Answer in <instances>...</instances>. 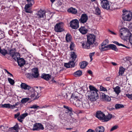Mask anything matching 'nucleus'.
<instances>
[{
  "label": "nucleus",
  "mask_w": 132,
  "mask_h": 132,
  "mask_svg": "<svg viewBox=\"0 0 132 132\" xmlns=\"http://www.w3.org/2000/svg\"><path fill=\"white\" fill-rule=\"evenodd\" d=\"M120 31L121 32L120 36L123 39V38L122 36L125 37H128L131 34L127 28H122L120 29Z\"/></svg>",
  "instance_id": "obj_5"
},
{
  "label": "nucleus",
  "mask_w": 132,
  "mask_h": 132,
  "mask_svg": "<svg viewBox=\"0 0 132 132\" xmlns=\"http://www.w3.org/2000/svg\"><path fill=\"white\" fill-rule=\"evenodd\" d=\"M74 75L76 77H80L82 74V72L80 70H78L74 73Z\"/></svg>",
  "instance_id": "obj_35"
},
{
  "label": "nucleus",
  "mask_w": 132,
  "mask_h": 132,
  "mask_svg": "<svg viewBox=\"0 0 132 132\" xmlns=\"http://www.w3.org/2000/svg\"><path fill=\"white\" fill-rule=\"evenodd\" d=\"M63 24L62 22L56 23L54 27V30L57 32H61L64 31Z\"/></svg>",
  "instance_id": "obj_6"
},
{
  "label": "nucleus",
  "mask_w": 132,
  "mask_h": 132,
  "mask_svg": "<svg viewBox=\"0 0 132 132\" xmlns=\"http://www.w3.org/2000/svg\"><path fill=\"white\" fill-rule=\"evenodd\" d=\"M86 132H95V131L91 129H89Z\"/></svg>",
  "instance_id": "obj_60"
},
{
  "label": "nucleus",
  "mask_w": 132,
  "mask_h": 132,
  "mask_svg": "<svg viewBox=\"0 0 132 132\" xmlns=\"http://www.w3.org/2000/svg\"><path fill=\"white\" fill-rule=\"evenodd\" d=\"M88 95V98L89 100L92 101H95L98 98V92H90Z\"/></svg>",
  "instance_id": "obj_4"
},
{
  "label": "nucleus",
  "mask_w": 132,
  "mask_h": 132,
  "mask_svg": "<svg viewBox=\"0 0 132 132\" xmlns=\"http://www.w3.org/2000/svg\"><path fill=\"white\" fill-rule=\"evenodd\" d=\"M4 128V127L3 126H1L0 127L1 129L3 131L5 130Z\"/></svg>",
  "instance_id": "obj_61"
},
{
  "label": "nucleus",
  "mask_w": 132,
  "mask_h": 132,
  "mask_svg": "<svg viewBox=\"0 0 132 132\" xmlns=\"http://www.w3.org/2000/svg\"><path fill=\"white\" fill-rule=\"evenodd\" d=\"M11 105L10 104H2V108H10Z\"/></svg>",
  "instance_id": "obj_42"
},
{
  "label": "nucleus",
  "mask_w": 132,
  "mask_h": 132,
  "mask_svg": "<svg viewBox=\"0 0 132 132\" xmlns=\"http://www.w3.org/2000/svg\"><path fill=\"white\" fill-rule=\"evenodd\" d=\"M109 42V40L108 39H106L101 44L103 45H104L106 46L107 44Z\"/></svg>",
  "instance_id": "obj_48"
},
{
  "label": "nucleus",
  "mask_w": 132,
  "mask_h": 132,
  "mask_svg": "<svg viewBox=\"0 0 132 132\" xmlns=\"http://www.w3.org/2000/svg\"><path fill=\"white\" fill-rule=\"evenodd\" d=\"M9 54L14 60H15L16 56H19V57L20 56V54L16 53V51L15 48H12L10 50Z\"/></svg>",
  "instance_id": "obj_10"
},
{
  "label": "nucleus",
  "mask_w": 132,
  "mask_h": 132,
  "mask_svg": "<svg viewBox=\"0 0 132 132\" xmlns=\"http://www.w3.org/2000/svg\"><path fill=\"white\" fill-rule=\"evenodd\" d=\"M15 60L17 61L18 65L20 67H22L25 64V61L24 59L23 58H20V56L19 57V56H16Z\"/></svg>",
  "instance_id": "obj_12"
},
{
  "label": "nucleus",
  "mask_w": 132,
  "mask_h": 132,
  "mask_svg": "<svg viewBox=\"0 0 132 132\" xmlns=\"http://www.w3.org/2000/svg\"><path fill=\"white\" fill-rule=\"evenodd\" d=\"M100 89L101 91H107V89L103 87L102 86H101L100 87Z\"/></svg>",
  "instance_id": "obj_52"
},
{
  "label": "nucleus",
  "mask_w": 132,
  "mask_h": 132,
  "mask_svg": "<svg viewBox=\"0 0 132 132\" xmlns=\"http://www.w3.org/2000/svg\"><path fill=\"white\" fill-rule=\"evenodd\" d=\"M108 45L105 46L101 44L99 46V49L101 52L108 50Z\"/></svg>",
  "instance_id": "obj_19"
},
{
  "label": "nucleus",
  "mask_w": 132,
  "mask_h": 132,
  "mask_svg": "<svg viewBox=\"0 0 132 132\" xmlns=\"http://www.w3.org/2000/svg\"><path fill=\"white\" fill-rule=\"evenodd\" d=\"M82 106L85 109H88L90 108L89 104L88 101H85L82 102Z\"/></svg>",
  "instance_id": "obj_18"
},
{
  "label": "nucleus",
  "mask_w": 132,
  "mask_h": 132,
  "mask_svg": "<svg viewBox=\"0 0 132 132\" xmlns=\"http://www.w3.org/2000/svg\"><path fill=\"white\" fill-rule=\"evenodd\" d=\"M126 96L129 98L132 99V94H127L126 95Z\"/></svg>",
  "instance_id": "obj_57"
},
{
  "label": "nucleus",
  "mask_w": 132,
  "mask_h": 132,
  "mask_svg": "<svg viewBox=\"0 0 132 132\" xmlns=\"http://www.w3.org/2000/svg\"><path fill=\"white\" fill-rule=\"evenodd\" d=\"M22 119H23L22 118H21V117L20 116L18 117L17 118L18 120L20 122H22Z\"/></svg>",
  "instance_id": "obj_58"
},
{
  "label": "nucleus",
  "mask_w": 132,
  "mask_h": 132,
  "mask_svg": "<svg viewBox=\"0 0 132 132\" xmlns=\"http://www.w3.org/2000/svg\"><path fill=\"white\" fill-rule=\"evenodd\" d=\"M27 2L28 3H29L34 4V0H26Z\"/></svg>",
  "instance_id": "obj_54"
},
{
  "label": "nucleus",
  "mask_w": 132,
  "mask_h": 132,
  "mask_svg": "<svg viewBox=\"0 0 132 132\" xmlns=\"http://www.w3.org/2000/svg\"><path fill=\"white\" fill-rule=\"evenodd\" d=\"M95 53V52H93L92 53H90L89 54V57H92V56L94 55Z\"/></svg>",
  "instance_id": "obj_59"
},
{
  "label": "nucleus",
  "mask_w": 132,
  "mask_h": 132,
  "mask_svg": "<svg viewBox=\"0 0 132 132\" xmlns=\"http://www.w3.org/2000/svg\"><path fill=\"white\" fill-rule=\"evenodd\" d=\"M71 35L70 34L68 33L65 36V39L67 42H69L71 40Z\"/></svg>",
  "instance_id": "obj_36"
},
{
  "label": "nucleus",
  "mask_w": 132,
  "mask_h": 132,
  "mask_svg": "<svg viewBox=\"0 0 132 132\" xmlns=\"http://www.w3.org/2000/svg\"><path fill=\"white\" fill-rule=\"evenodd\" d=\"M75 46V44L74 43L71 42L70 45V48L71 51L73 50Z\"/></svg>",
  "instance_id": "obj_43"
},
{
  "label": "nucleus",
  "mask_w": 132,
  "mask_h": 132,
  "mask_svg": "<svg viewBox=\"0 0 132 132\" xmlns=\"http://www.w3.org/2000/svg\"><path fill=\"white\" fill-rule=\"evenodd\" d=\"M101 7L104 9L107 10H113L115 9L114 7L112 6V3L108 1V0H103L101 2Z\"/></svg>",
  "instance_id": "obj_2"
},
{
  "label": "nucleus",
  "mask_w": 132,
  "mask_h": 132,
  "mask_svg": "<svg viewBox=\"0 0 132 132\" xmlns=\"http://www.w3.org/2000/svg\"><path fill=\"white\" fill-rule=\"evenodd\" d=\"M87 72L90 74L92 75V74L93 72L91 70H88L87 71Z\"/></svg>",
  "instance_id": "obj_63"
},
{
  "label": "nucleus",
  "mask_w": 132,
  "mask_h": 132,
  "mask_svg": "<svg viewBox=\"0 0 132 132\" xmlns=\"http://www.w3.org/2000/svg\"><path fill=\"white\" fill-rule=\"evenodd\" d=\"M81 99H78V100L75 101V105L77 107H79L81 104H82V102L81 100Z\"/></svg>",
  "instance_id": "obj_33"
},
{
  "label": "nucleus",
  "mask_w": 132,
  "mask_h": 132,
  "mask_svg": "<svg viewBox=\"0 0 132 132\" xmlns=\"http://www.w3.org/2000/svg\"><path fill=\"white\" fill-rule=\"evenodd\" d=\"M79 30L83 34H86L88 31L84 27H81L79 29Z\"/></svg>",
  "instance_id": "obj_26"
},
{
  "label": "nucleus",
  "mask_w": 132,
  "mask_h": 132,
  "mask_svg": "<svg viewBox=\"0 0 132 132\" xmlns=\"http://www.w3.org/2000/svg\"><path fill=\"white\" fill-rule=\"evenodd\" d=\"M75 61L72 60V61H69V63L71 68L73 67H75V63L74 61Z\"/></svg>",
  "instance_id": "obj_44"
},
{
  "label": "nucleus",
  "mask_w": 132,
  "mask_h": 132,
  "mask_svg": "<svg viewBox=\"0 0 132 132\" xmlns=\"http://www.w3.org/2000/svg\"><path fill=\"white\" fill-rule=\"evenodd\" d=\"M104 128L102 126L98 127L95 129V131L96 132H104Z\"/></svg>",
  "instance_id": "obj_27"
},
{
  "label": "nucleus",
  "mask_w": 132,
  "mask_h": 132,
  "mask_svg": "<svg viewBox=\"0 0 132 132\" xmlns=\"http://www.w3.org/2000/svg\"><path fill=\"white\" fill-rule=\"evenodd\" d=\"M20 112H18L17 114H14V118H16L18 117L20 115Z\"/></svg>",
  "instance_id": "obj_56"
},
{
  "label": "nucleus",
  "mask_w": 132,
  "mask_h": 132,
  "mask_svg": "<svg viewBox=\"0 0 132 132\" xmlns=\"http://www.w3.org/2000/svg\"><path fill=\"white\" fill-rule=\"evenodd\" d=\"M63 107L64 108L67 109L65 111V113H68L70 112V114L72 113L73 110L71 108L65 105H64Z\"/></svg>",
  "instance_id": "obj_24"
},
{
  "label": "nucleus",
  "mask_w": 132,
  "mask_h": 132,
  "mask_svg": "<svg viewBox=\"0 0 132 132\" xmlns=\"http://www.w3.org/2000/svg\"><path fill=\"white\" fill-rule=\"evenodd\" d=\"M64 66L65 67L67 68H71L69 62L68 63H65L64 64Z\"/></svg>",
  "instance_id": "obj_53"
},
{
  "label": "nucleus",
  "mask_w": 132,
  "mask_h": 132,
  "mask_svg": "<svg viewBox=\"0 0 132 132\" xmlns=\"http://www.w3.org/2000/svg\"><path fill=\"white\" fill-rule=\"evenodd\" d=\"M39 108V106L36 104L30 107V108L31 109L34 108L35 109H37Z\"/></svg>",
  "instance_id": "obj_51"
},
{
  "label": "nucleus",
  "mask_w": 132,
  "mask_h": 132,
  "mask_svg": "<svg viewBox=\"0 0 132 132\" xmlns=\"http://www.w3.org/2000/svg\"><path fill=\"white\" fill-rule=\"evenodd\" d=\"M112 116V114H109L108 115H107L106 116L105 115V117L104 118L103 122L108 121L111 118Z\"/></svg>",
  "instance_id": "obj_31"
},
{
  "label": "nucleus",
  "mask_w": 132,
  "mask_h": 132,
  "mask_svg": "<svg viewBox=\"0 0 132 132\" xmlns=\"http://www.w3.org/2000/svg\"><path fill=\"white\" fill-rule=\"evenodd\" d=\"M33 4L31 3H28L25 5L24 9L26 12L29 13H31L32 11L30 8V7L32 6Z\"/></svg>",
  "instance_id": "obj_16"
},
{
  "label": "nucleus",
  "mask_w": 132,
  "mask_h": 132,
  "mask_svg": "<svg viewBox=\"0 0 132 132\" xmlns=\"http://www.w3.org/2000/svg\"><path fill=\"white\" fill-rule=\"evenodd\" d=\"M88 64V62L86 61L82 62L80 63V67L81 68L84 69L86 67Z\"/></svg>",
  "instance_id": "obj_28"
},
{
  "label": "nucleus",
  "mask_w": 132,
  "mask_h": 132,
  "mask_svg": "<svg viewBox=\"0 0 132 132\" xmlns=\"http://www.w3.org/2000/svg\"><path fill=\"white\" fill-rule=\"evenodd\" d=\"M123 14L122 15V19L124 21H129L132 18V13L130 12H129L126 10H123L122 11Z\"/></svg>",
  "instance_id": "obj_3"
},
{
  "label": "nucleus",
  "mask_w": 132,
  "mask_h": 132,
  "mask_svg": "<svg viewBox=\"0 0 132 132\" xmlns=\"http://www.w3.org/2000/svg\"><path fill=\"white\" fill-rule=\"evenodd\" d=\"M113 89L114 91L117 95H118L121 91L120 90V88L119 86H117L115 88H113Z\"/></svg>",
  "instance_id": "obj_30"
},
{
  "label": "nucleus",
  "mask_w": 132,
  "mask_h": 132,
  "mask_svg": "<svg viewBox=\"0 0 132 132\" xmlns=\"http://www.w3.org/2000/svg\"><path fill=\"white\" fill-rule=\"evenodd\" d=\"M89 88L90 90V92H99L98 90L94 87L92 85H90L89 86Z\"/></svg>",
  "instance_id": "obj_29"
},
{
  "label": "nucleus",
  "mask_w": 132,
  "mask_h": 132,
  "mask_svg": "<svg viewBox=\"0 0 132 132\" xmlns=\"http://www.w3.org/2000/svg\"><path fill=\"white\" fill-rule=\"evenodd\" d=\"M19 128L18 125L17 123H16L13 127L9 128L8 131L9 132H13L14 130H17L19 129Z\"/></svg>",
  "instance_id": "obj_23"
},
{
  "label": "nucleus",
  "mask_w": 132,
  "mask_h": 132,
  "mask_svg": "<svg viewBox=\"0 0 132 132\" xmlns=\"http://www.w3.org/2000/svg\"><path fill=\"white\" fill-rule=\"evenodd\" d=\"M129 37V42L131 43L132 42V34H130Z\"/></svg>",
  "instance_id": "obj_55"
},
{
  "label": "nucleus",
  "mask_w": 132,
  "mask_h": 132,
  "mask_svg": "<svg viewBox=\"0 0 132 132\" xmlns=\"http://www.w3.org/2000/svg\"><path fill=\"white\" fill-rule=\"evenodd\" d=\"M5 71L7 72L8 74L10 75L11 76H13L6 69H5Z\"/></svg>",
  "instance_id": "obj_62"
},
{
  "label": "nucleus",
  "mask_w": 132,
  "mask_h": 132,
  "mask_svg": "<svg viewBox=\"0 0 132 132\" xmlns=\"http://www.w3.org/2000/svg\"><path fill=\"white\" fill-rule=\"evenodd\" d=\"M124 107V105L121 104H117L115 105V109H117L123 108Z\"/></svg>",
  "instance_id": "obj_39"
},
{
  "label": "nucleus",
  "mask_w": 132,
  "mask_h": 132,
  "mask_svg": "<svg viewBox=\"0 0 132 132\" xmlns=\"http://www.w3.org/2000/svg\"><path fill=\"white\" fill-rule=\"evenodd\" d=\"M88 20V17L86 14H83L81 15L79 21L81 23H84L87 22Z\"/></svg>",
  "instance_id": "obj_14"
},
{
  "label": "nucleus",
  "mask_w": 132,
  "mask_h": 132,
  "mask_svg": "<svg viewBox=\"0 0 132 132\" xmlns=\"http://www.w3.org/2000/svg\"><path fill=\"white\" fill-rule=\"evenodd\" d=\"M44 129V128L42 124L40 123H36L34 125L33 130L34 131H38L40 130H43Z\"/></svg>",
  "instance_id": "obj_13"
},
{
  "label": "nucleus",
  "mask_w": 132,
  "mask_h": 132,
  "mask_svg": "<svg viewBox=\"0 0 132 132\" xmlns=\"http://www.w3.org/2000/svg\"><path fill=\"white\" fill-rule=\"evenodd\" d=\"M87 40L82 44V46L84 48H91L94 47H96L98 45V43H95V36L93 34H90L87 36Z\"/></svg>",
  "instance_id": "obj_1"
},
{
  "label": "nucleus",
  "mask_w": 132,
  "mask_h": 132,
  "mask_svg": "<svg viewBox=\"0 0 132 132\" xmlns=\"http://www.w3.org/2000/svg\"><path fill=\"white\" fill-rule=\"evenodd\" d=\"M125 71V69L122 66L120 67L119 71V75L122 76L123 74Z\"/></svg>",
  "instance_id": "obj_32"
},
{
  "label": "nucleus",
  "mask_w": 132,
  "mask_h": 132,
  "mask_svg": "<svg viewBox=\"0 0 132 132\" xmlns=\"http://www.w3.org/2000/svg\"><path fill=\"white\" fill-rule=\"evenodd\" d=\"M70 53L71 54V57L72 58V60L75 61L77 56L75 52H70Z\"/></svg>",
  "instance_id": "obj_34"
},
{
  "label": "nucleus",
  "mask_w": 132,
  "mask_h": 132,
  "mask_svg": "<svg viewBox=\"0 0 132 132\" xmlns=\"http://www.w3.org/2000/svg\"><path fill=\"white\" fill-rule=\"evenodd\" d=\"M100 97L102 99L108 101H110L111 100V98L108 96L104 93L100 94Z\"/></svg>",
  "instance_id": "obj_17"
},
{
  "label": "nucleus",
  "mask_w": 132,
  "mask_h": 132,
  "mask_svg": "<svg viewBox=\"0 0 132 132\" xmlns=\"http://www.w3.org/2000/svg\"><path fill=\"white\" fill-rule=\"evenodd\" d=\"M95 117L99 120H102L103 122L104 118L105 117V115L103 112L99 111L96 112Z\"/></svg>",
  "instance_id": "obj_9"
},
{
  "label": "nucleus",
  "mask_w": 132,
  "mask_h": 132,
  "mask_svg": "<svg viewBox=\"0 0 132 132\" xmlns=\"http://www.w3.org/2000/svg\"><path fill=\"white\" fill-rule=\"evenodd\" d=\"M68 11L73 14H76L77 13V11L75 8L71 7L68 10Z\"/></svg>",
  "instance_id": "obj_25"
},
{
  "label": "nucleus",
  "mask_w": 132,
  "mask_h": 132,
  "mask_svg": "<svg viewBox=\"0 0 132 132\" xmlns=\"http://www.w3.org/2000/svg\"><path fill=\"white\" fill-rule=\"evenodd\" d=\"M0 53L4 56H5L7 54H9L8 53H7V50L4 49H1V51H0Z\"/></svg>",
  "instance_id": "obj_38"
},
{
  "label": "nucleus",
  "mask_w": 132,
  "mask_h": 132,
  "mask_svg": "<svg viewBox=\"0 0 132 132\" xmlns=\"http://www.w3.org/2000/svg\"><path fill=\"white\" fill-rule=\"evenodd\" d=\"M20 87L22 89L24 90H29L31 88L30 86L23 83H21L20 85Z\"/></svg>",
  "instance_id": "obj_20"
},
{
  "label": "nucleus",
  "mask_w": 132,
  "mask_h": 132,
  "mask_svg": "<svg viewBox=\"0 0 132 132\" xmlns=\"http://www.w3.org/2000/svg\"><path fill=\"white\" fill-rule=\"evenodd\" d=\"M51 76L49 74L43 73L41 77L46 80H48L51 78Z\"/></svg>",
  "instance_id": "obj_22"
},
{
  "label": "nucleus",
  "mask_w": 132,
  "mask_h": 132,
  "mask_svg": "<svg viewBox=\"0 0 132 132\" xmlns=\"http://www.w3.org/2000/svg\"><path fill=\"white\" fill-rule=\"evenodd\" d=\"M26 77L27 78L29 79H32V76H31V73H28L26 74Z\"/></svg>",
  "instance_id": "obj_45"
},
{
  "label": "nucleus",
  "mask_w": 132,
  "mask_h": 132,
  "mask_svg": "<svg viewBox=\"0 0 132 132\" xmlns=\"http://www.w3.org/2000/svg\"><path fill=\"white\" fill-rule=\"evenodd\" d=\"M40 96L39 95L38 92L35 90L34 88L32 89V91L31 92V95L30 96L31 98L34 97L35 96V98L33 99V100H35L38 99Z\"/></svg>",
  "instance_id": "obj_15"
},
{
  "label": "nucleus",
  "mask_w": 132,
  "mask_h": 132,
  "mask_svg": "<svg viewBox=\"0 0 132 132\" xmlns=\"http://www.w3.org/2000/svg\"><path fill=\"white\" fill-rule=\"evenodd\" d=\"M31 74L32 79L38 78L39 76L38 68H34L32 70Z\"/></svg>",
  "instance_id": "obj_11"
},
{
  "label": "nucleus",
  "mask_w": 132,
  "mask_h": 132,
  "mask_svg": "<svg viewBox=\"0 0 132 132\" xmlns=\"http://www.w3.org/2000/svg\"><path fill=\"white\" fill-rule=\"evenodd\" d=\"M129 27L131 29H132V22L129 24Z\"/></svg>",
  "instance_id": "obj_64"
},
{
  "label": "nucleus",
  "mask_w": 132,
  "mask_h": 132,
  "mask_svg": "<svg viewBox=\"0 0 132 132\" xmlns=\"http://www.w3.org/2000/svg\"><path fill=\"white\" fill-rule=\"evenodd\" d=\"M37 17L39 19L43 18L45 19L46 18L45 11L40 10L36 13Z\"/></svg>",
  "instance_id": "obj_8"
},
{
  "label": "nucleus",
  "mask_w": 132,
  "mask_h": 132,
  "mask_svg": "<svg viewBox=\"0 0 132 132\" xmlns=\"http://www.w3.org/2000/svg\"><path fill=\"white\" fill-rule=\"evenodd\" d=\"M79 21L77 19L73 20L71 21L69 23L70 26L72 29H76L79 27Z\"/></svg>",
  "instance_id": "obj_7"
},
{
  "label": "nucleus",
  "mask_w": 132,
  "mask_h": 132,
  "mask_svg": "<svg viewBox=\"0 0 132 132\" xmlns=\"http://www.w3.org/2000/svg\"><path fill=\"white\" fill-rule=\"evenodd\" d=\"M8 80L9 82L11 85H13L14 84L15 82L14 80H13L10 78H8Z\"/></svg>",
  "instance_id": "obj_47"
},
{
  "label": "nucleus",
  "mask_w": 132,
  "mask_h": 132,
  "mask_svg": "<svg viewBox=\"0 0 132 132\" xmlns=\"http://www.w3.org/2000/svg\"><path fill=\"white\" fill-rule=\"evenodd\" d=\"M108 50L111 49L117 52L118 50L116 46L113 44H110L108 45Z\"/></svg>",
  "instance_id": "obj_21"
},
{
  "label": "nucleus",
  "mask_w": 132,
  "mask_h": 132,
  "mask_svg": "<svg viewBox=\"0 0 132 132\" xmlns=\"http://www.w3.org/2000/svg\"><path fill=\"white\" fill-rule=\"evenodd\" d=\"M113 43L114 44H116L117 45H118L119 46H121L125 47L126 48H127L128 49L130 48V47H129L123 44L119 43L118 42H117V41H114L113 42Z\"/></svg>",
  "instance_id": "obj_37"
},
{
  "label": "nucleus",
  "mask_w": 132,
  "mask_h": 132,
  "mask_svg": "<svg viewBox=\"0 0 132 132\" xmlns=\"http://www.w3.org/2000/svg\"><path fill=\"white\" fill-rule=\"evenodd\" d=\"M28 115V113H25L21 114L20 116L21 117V118L23 119Z\"/></svg>",
  "instance_id": "obj_49"
},
{
  "label": "nucleus",
  "mask_w": 132,
  "mask_h": 132,
  "mask_svg": "<svg viewBox=\"0 0 132 132\" xmlns=\"http://www.w3.org/2000/svg\"><path fill=\"white\" fill-rule=\"evenodd\" d=\"M30 98H22L21 100V102L22 104H24L29 101Z\"/></svg>",
  "instance_id": "obj_40"
},
{
  "label": "nucleus",
  "mask_w": 132,
  "mask_h": 132,
  "mask_svg": "<svg viewBox=\"0 0 132 132\" xmlns=\"http://www.w3.org/2000/svg\"><path fill=\"white\" fill-rule=\"evenodd\" d=\"M118 128V126L117 125H115L112 127L111 129L110 130V131H112L114 130H116Z\"/></svg>",
  "instance_id": "obj_50"
},
{
  "label": "nucleus",
  "mask_w": 132,
  "mask_h": 132,
  "mask_svg": "<svg viewBox=\"0 0 132 132\" xmlns=\"http://www.w3.org/2000/svg\"><path fill=\"white\" fill-rule=\"evenodd\" d=\"M71 97L72 98L74 99L75 101L78 100V99H79L78 96H75V95L73 94L72 95Z\"/></svg>",
  "instance_id": "obj_46"
},
{
  "label": "nucleus",
  "mask_w": 132,
  "mask_h": 132,
  "mask_svg": "<svg viewBox=\"0 0 132 132\" xmlns=\"http://www.w3.org/2000/svg\"><path fill=\"white\" fill-rule=\"evenodd\" d=\"M95 13L97 15H100L101 10L98 7H97L95 10Z\"/></svg>",
  "instance_id": "obj_41"
}]
</instances>
